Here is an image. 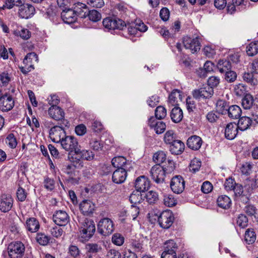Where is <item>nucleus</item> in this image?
Returning <instances> with one entry per match:
<instances>
[{
  "mask_svg": "<svg viewBox=\"0 0 258 258\" xmlns=\"http://www.w3.org/2000/svg\"><path fill=\"white\" fill-rule=\"evenodd\" d=\"M124 241V237L119 233H115L112 235V242L116 245L120 246L122 245Z\"/></svg>",
  "mask_w": 258,
  "mask_h": 258,
  "instance_id": "5fc2aeb1",
  "label": "nucleus"
},
{
  "mask_svg": "<svg viewBox=\"0 0 258 258\" xmlns=\"http://www.w3.org/2000/svg\"><path fill=\"white\" fill-rule=\"evenodd\" d=\"M192 95L197 100L209 99L214 95V89L209 86H204L199 89L193 90Z\"/></svg>",
  "mask_w": 258,
  "mask_h": 258,
  "instance_id": "39448f33",
  "label": "nucleus"
},
{
  "mask_svg": "<svg viewBox=\"0 0 258 258\" xmlns=\"http://www.w3.org/2000/svg\"><path fill=\"white\" fill-rule=\"evenodd\" d=\"M25 250L24 244L20 241L11 242L8 247L9 255L11 258H22Z\"/></svg>",
  "mask_w": 258,
  "mask_h": 258,
  "instance_id": "f03ea898",
  "label": "nucleus"
},
{
  "mask_svg": "<svg viewBox=\"0 0 258 258\" xmlns=\"http://www.w3.org/2000/svg\"><path fill=\"white\" fill-rule=\"evenodd\" d=\"M164 140L166 144L169 145L174 142V141H176L177 140L175 139V136L173 131L170 130L166 132L164 135Z\"/></svg>",
  "mask_w": 258,
  "mask_h": 258,
  "instance_id": "de8ad7c7",
  "label": "nucleus"
},
{
  "mask_svg": "<svg viewBox=\"0 0 258 258\" xmlns=\"http://www.w3.org/2000/svg\"><path fill=\"white\" fill-rule=\"evenodd\" d=\"M184 148V144L179 140L174 141V142L170 145L169 147L170 153L175 155L181 154L183 152Z\"/></svg>",
  "mask_w": 258,
  "mask_h": 258,
  "instance_id": "412c9836",
  "label": "nucleus"
},
{
  "mask_svg": "<svg viewBox=\"0 0 258 258\" xmlns=\"http://www.w3.org/2000/svg\"><path fill=\"white\" fill-rule=\"evenodd\" d=\"M170 187L173 192L175 194L181 193L185 187V181L180 175L173 177L170 182Z\"/></svg>",
  "mask_w": 258,
  "mask_h": 258,
  "instance_id": "9b49d317",
  "label": "nucleus"
},
{
  "mask_svg": "<svg viewBox=\"0 0 258 258\" xmlns=\"http://www.w3.org/2000/svg\"><path fill=\"white\" fill-rule=\"evenodd\" d=\"M14 34L16 36H20L24 40H28L31 37V33L27 29L22 27H18L14 31Z\"/></svg>",
  "mask_w": 258,
  "mask_h": 258,
  "instance_id": "72a5a7b5",
  "label": "nucleus"
},
{
  "mask_svg": "<svg viewBox=\"0 0 258 258\" xmlns=\"http://www.w3.org/2000/svg\"><path fill=\"white\" fill-rule=\"evenodd\" d=\"M234 92L237 96L245 95L246 92V88L243 85L239 84L235 86Z\"/></svg>",
  "mask_w": 258,
  "mask_h": 258,
  "instance_id": "4d7b16f0",
  "label": "nucleus"
},
{
  "mask_svg": "<svg viewBox=\"0 0 258 258\" xmlns=\"http://www.w3.org/2000/svg\"><path fill=\"white\" fill-rule=\"evenodd\" d=\"M167 115L166 108L163 106H158L155 110V118L158 120H161L164 118Z\"/></svg>",
  "mask_w": 258,
  "mask_h": 258,
  "instance_id": "37998d69",
  "label": "nucleus"
},
{
  "mask_svg": "<svg viewBox=\"0 0 258 258\" xmlns=\"http://www.w3.org/2000/svg\"><path fill=\"white\" fill-rule=\"evenodd\" d=\"M207 86L214 88L216 87L220 83V79L219 77L216 76H211L209 78L207 81Z\"/></svg>",
  "mask_w": 258,
  "mask_h": 258,
  "instance_id": "bf43d9fd",
  "label": "nucleus"
},
{
  "mask_svg": "<svg viewBox=\"0 0 258 258\" xmlns=\"http://www.w3.org/2000/svg\"><path fill=\"white\" fill-rule=\"evenodd\" d=\"M66 136V133L64 128L60 126H54L49 131V137L53 142L61 143Z\"/></svg>",
  "mask_w": 258,
  "mask_h": 258,
  "instance_id": "9d476101",
  "label": "nucleus"
},
{
  "mask_svg": "<svg viewBox=\"0 0 258 258\" xmlns=\"http://www.w3.org/2000/svg\"><path fill=\"white\" fill-rule=\"evenodd\" d=\"M174 217L170 210H165L161 212L158 218L160 226L163 229L169 228L173 223Z\"/></svg>",
  "mask_w": 258,
  "mask_h": 258,
  "instance_id": "7ed1b4c3",
  "label": "nucleus"
},
{
  "mask_svg": "<svg viewBox=\"0 0 258 258\" xmlns=\"http://www.w3.org/2000/svg\"><path fill=\"white\" fill-rule=\"evenodd\" d=\"M213 189L212 184L208 181L203 182L201 186V190L205 194H208L212 191Z\"/></svg>",
  "mask_w": 258,
  "mask_h": 258,
  "instance_id": "338daca9",
  "label": "nucleus"
},
{
  "mask_svg": "<svg viewBox=\"0 0 258 258\" xmlns=\"http://www.w3.org/2000/svg\"><path fill=\"white\" fill-rule=\"evenodd\" d=\"M182 101L181 92L177 89L172 91L168 97V103L172 106H178L179 102Z\"/></svg>",
  "mask_w": 258,
  "mask_h": 258,
  "instance_id": "393cba45",
  "label": "nucleus"
},
{
  "mask_svg": "<svg viewBox=\"0 0 258 258\" xmlns=\"http://www.w3.org/2000/svg\"><path fill=\"white\" fill-rule=\"evenodd\" d=\"M36 239L37 242L41 245L45 246L48 244L51 237L43 233H38Z\"/></svg>",
  "mask_w": 258,
  "mask_h": 258,
  "instance_id": "58836bf2",
  "label": "nucleus"
},
{
  "mask_svg": "<svg viewBox=\"0 0 258 258\" xmlns=\"http://www.w3.org/2000/svg\"><path fill=\"white\" fill-rule=\"evenodd\" d=\"M183 43L184 47L189 49L192 53L198 52L201 49V43L198 37L195 38L188 36L184 37L183 39Z\"/></svg>",
  "mask_w": 258,
  "mask_h": 258,
  "instance_id": "1a4fd4ad",
  "label": "nucleus"
},
{
  "mask_svg": "<svg viewBox=\"0 0 258 258\" xmlns=\"http://www.w3.org/2000/svg\"><path fill=\"white\" fill-rule=\"evenodd\" d=\"M243 79L251 85H254L257 82V80L253 78L252 73H245L243 75Z\"/></svg>",
  "mask_w": 258,
  "mask_h": 258,
  "instance_id": "e2e57ef3",
  "label": "nucleus"
},
{
  "mask_svg": "<svg viewBox=\"0 0 258 258\" xmlns=\"http://www.w3.org/2000/svg\"><path fill=\"white\" fill-rule=\"evenodd\" d=\"M61 18L63 21L67 24H72L77 20L76 11L72 9H65L61 13Z\"/></svg>",
  "mask_w": 258,
  "mask_h": 258,
  "instance_id": "a211bd4d",
  "label": "nucleus"
},
{
  "mask_svg": "<svg viewBox=\"0 0 258 258\" xmlns=\"http://www.w3.org/2000/svg\"><path fill=\"white\" fill-rule=\"evenodd\" d=\"M242 111L239 106L233 105L228 108L227 111L228 116L232 119H238L241 115Z\"/></svg>",
  "mask_w": 258,
  "mask_h": 258,
  "instance_id": "c756f323",
  "label": "nucleus"
},
{
  "mask_svg": "<svg viewBox=\"0 0 258 258\" xmlns=\"http://www.w3.org/2000/svg\"><path fill=\"white\" fill-rule=\"evenodd\" d=\"M238 129L236 123L232 122L228 123L225 130V138L230 140L234 139L238 133Z\"/></svg>",
  "mask_w": 258,
  "mask_h": 258,
  "instance_id": "5701e85b",
  "label": "nucleus"
},
{
  "mask_svg": "<svg viewBox=\"0 0 258 258\" xmlns=\"http://www.w3.org/2000/svg\"><path fill=\"white\" fill-rule=\"evenodd\" d=\"M237 78V74L234 71L230 70L225 73V79L229 83L234 82Z\"/></svg>",
  "mask_w": 258,
  "mask_h": 258,
  "instance_id": "680f3d73",
  "label": "nucleus"
},
{
  "mask_svg": "<svg viewBox=\"0 0 258 258\" xmlns=\"http://www.w3.org/2000/svg\"><path fill=\"white\" fill-rule=\"evenodd\" d=\"M244 239L248 244L253 243L256 240V234L253 229H248L245 231Z\"/></svg>",
  "mask_w": 258,
  "mask_h": 258,
  "instance_id": "a19ab883",
  "label": "nucleus"
},
{
  "mask_svg": "<svg viewBox=\"0 0 258 258\" xmlns=\"http://www.w3.org/2000/svg\"><path fill=\"white\" fill-rule=\"evenodd\" d=\"M236 124L239 130L244 131L249 128L252 125V119L247 116L241 117Z\"/></svg>",
  "mask_w": 258,
  "mask_h": 258,
  "instance_id": "cd10ccee",
  "label": "nucleus"
},
{
  "mask_svg": "<svg viewBox=\"0 0 258 258\" xmlns=\"http://www.w3.org/2000/svg\"><path fill=\"white\" fill-rule=\"evenodd\" d=\"M217 203L218 207L224 209H228L231 207V201L227 196L221 195L218 198Z\"/></svg>",
  "mask_w": 258,
  "mask_h": 258,
  "instance_id": "7c9ffc66",
  "label": "nucleus"
},
{
  "mask_svg": "<svg viewBox=\"0 0 258 258\" xmlns=\"http://www.w3.org/2000/svg\"><path fill=\"white\" fill-rule=\"evenodd\" d=\"M105 28L109 30H123L126 27V23L122 20L117 18L108 17L103 19L102 22Z\"/></svg>",
  "mask_w": 258,
  "mask_h": 258,
  "instance_id": "20e7f679",
  "label": "nucleus"
},
{
  "mask_svg": "<svg viewBox=\"0 0 258 258\" xmlns=\"http://www.w3.org/2000/svg\"><path fill=\"white\" fill-rule=\"evenodd\" d=\"M112 166L117 169L121 168L126 170H131L133 168L132 163L127 160L123 156L114 157L111 160Z\"/></svg>",
  "mask_w": 258,
  "mask_h": 258,
  "instance_id": "f8f14e48",
  "label": "nucleus"
},
{
  "mask_svg": "<svg viewBox=\"0 0 258 258\" xmlns=\"http://www.w3.org/2000/svg\"><path fill=\"white\" fill-rule=\"evenodd\" d=\"M253 164L249 162L243 163L240 168L242 174L248 175L250 174L252 170Z\"/></svg>",
  "mask_w": 258,
  "mask_h": 258,
  "instance_id": "864d4df0",
  "label": "nucleus"
},
{
  "mask_svg": "<svg viewBox=\"0 0 258 258\" xmlns=\"http://www.w3.org/2000/svg\"><path fill=\"white\" fill-rule=\"evenodd\" d=\"M48 114L55 120H64V112L60 107L57 106H51L48 109Z\"/></svg>",
  "mask_w": 258,
  "mask_h": 258,
  "instance_id": "aec40b11",
  "label": "nucleus"
},
{
  "mask_svg": "<svg viewBox=\"0 0 258 258\" xmlns=\"http://www.w3.org/2000/svg\"><path fill=\"white\" fill-rule=\"evenodd\" d=\"M203 141L199 136L194 135L188 138L187 140V146L193 150H198L201 147Z\"/></svg>",
  "mask_w": 258,
  "mask_h": 258,
  "instance_id": "b1692460",
  "label": "nucleus"
},
{
  "mask_svg": "<svg viewBox=\"0 0 258 258\" xmlns=\"http://www.w3.org/2000/svg\"><path fill=\"white\" fill-rule=\"evenodd\" d=\"M131 245L134 250L136 252H141L143 251V244L138 240L132 239Z\"/></svg>",
  "mask_w": 258,
  "mask_h": 258,
  "instance_id": "69168bd1",
  "label": "nucleus"
},
{
  "mask_svg": "<svg viewBox=\"0 0 258 258\" xmlns=\"http://www.w3.org/2000/svg\"><path fill=\"white\" fill-rule=\"evenodd\" d=\"M14 106V101L11 95L5 94L0 99V110L3 111L11 110Z\"/></svg>",
  "mask_w": 258,
  "mask_h": 258,
  "instance_id": "2eb2a0df",
  "label": "nucleus"
},
{
  "mask_svg": "<svg viewBox=\"0 0 258 258\" xmlns=\"http://www.w3.org/2000/svg\"><path fill=\"white\" fill-rule=\"evenodd\" d=\"M150 185V181L148 178L144 175H142L136 179L135 187L137 191L143 192L148 189Z\"/></svg>",
  "mask_w": 258,
  "mask_h": 258,
  "instance_id": "f3484780",
  "label": "nucleus"
},
{
  "mask_svg": "<svg viewBox=\"0 0 258 258\" xmlns=\"http://www.w3.org/2000/svg\"><path fill=\"white\" fill-rule=\"evenodd\" d=\"M229 107L228 104L224 100H218L216 104L217 111L221 114H226Z\"/></svg>",
  "mask_w": 258,
  "mask_h": 258,
  "instance_id": "f704fd0d",
  "label": "nucleus"
},
{
  "mask_svg": "<svg viewBox=\"0 0 258 258\" xmlns=\"http://www.w3.org/2000/svg\"><path fill=\"white\" fill-rule=\"evenodd\" d=\"M87 253H96L101 249V247L96 243H89L87 245Z\"/></svg>",
  "mask_w": 258,
  "mask_h": 258,
  "instance_id": "052dcab7",
  "label": "nucleus"
},
{
  "mask_svg": "<svg viewBox=\"0 0 258 258\" xmlns=\"http://www.w3.org/2000/svg\"><path fill=\"white\" fill-rule=\"evenodd\" d=\"M6 143L11 148H15L17 145V141L13 134H10L6 138Z\"/></svg>",
  "mask_w": 258,
  "mask_h": 258,
  "instance_id": "13d9d810",
  "label": "nucleus"
},
{
  "mask_svg": "<svg viewBox=\"0 0 258 258\" xmlns=\"http://www.w3.org/2000/svg\"><path fill=\"white\" fill-rule=\"evenodd\" d=\"M144 197L146 198L147 201L150 204H155L159 199L158 193L153 190L149 191Z\"/></svg>",
  "mask_w": 258,
  "mask_h": 258,
  "instance_id": "ea45409f",
  "label": "nucleus"
},
{
  "mask_svg": "<svg viewBox=\"0 0 258 258\" xmlns=\"http://www.w3.org/2000/svg\"><path fill=\"white\" fill-rule=\"evenodd\" d=\"M61 146L63 149L67 151L76 153L79 151L78 148V142L76 138L72 136H67L61 141Z\"/></svg>",
  "mask_w": 258,
  "mask_h": 258,
  "instance_id": "0eeeda50",
  "label": "nucleus"
},
{
  "mask_svg": "<svg viewBox=\"0 0 258 258\" xmlns=\"http://www.w3.org/2000/svg\"><path fill=\"white\" fill-rule=\"evenodd\" d=\"M80 209L84 215H90L94 211L95 205L89 200H84L80 204Z\"/></svg>",
  "mask_w": 258,
  "mask_h": 258,
  "instance_id": "4be33fe9",
  "label": "nucleus"
},
{
  "mask_svg": "<svg viewBox=\"0 0 258 258\" xmlns=\"http://www.w3.org/2000/svg\"><path fill=\"white\" fill-rule=\"evenodd\" d=\"M76 154L80 155L82 159L88 161L92 160L94 158V154L89 150H81L79 149V151Z\"/></svg>",
  "mask_w": 258,
  "mask_h": 258,
  "instance_id": "79ce46f5",
  "label": "nucleus"
},
{
  "mask_svg": "<svg viewBox=\"0 0 258 258\" xmlns=\"http://www.w3.org/2000/svg\"><path fill=\"white\" fill-rule=\"evenodd\" d=\"M43 183L44 187L48 190L51 191L55 187V181L53 178L45 177Z\"/></svg>",
  "mask_w": 258,
  "mask_h": 258,
  "instance_id": "603ef678",
  "label": "nucleus"
},
{
  "mask_svg": "<svg viewBox=\"0 0 258 258\" xmlns=\"http://www.w3.org/2000/svg\"><path fill=\"white\" fill-rule=\"evenodd\" d=\"M164 203L168 207H172L176 205V200L174 196L171 195H165L164 196Z\"/></svg>",
  "mask_w": 258,
  "mask_h": 258,
  "instance_id": "09e8293b",
  "label": "nucleus"
},
{
  "mask_svg": "<svg viewBox=\"0 0 258 258\" xmlns=\"http://www.w3.org/2000/svg\"><path fill=\"white\" fill-rule=\"evenodd\" d=\"M113 229V222L109 218H103L98 224V231L99 233L104 236L112 233Z\"/></svg>",
  "mask_w": 258,
  "mask_h": 258,
  "instance_id": "6e6552de",
  "label": "nucleus"
},
{
  "mask_svg": "<svg viewBox=\"0 0 258 258\" xmlns=\"http://www.w3.org/2000/svg\"><path fill=\"white\" fill-rule=\"evenodd\" d=\"M253 98L249 94H246L242 99V105L245 109H250L253 103Z\"/></svg>",
  "mask_w": 258,
  "mask_h": 258,
  "instance_id": "4c0bfd02",
  "label": "nucleus"
},
{
  "mask_svg": "<svg viewBox=\"0 0 258 258\" xmlns=\"http://www.w3.org/2000/svg\"><path fill=\"white\" fill-rule=\"evenodd\" d=\"M26 228L29 231L36 232L40 228L39 221L35 218H29L26 221Z\"/></svg>",
  "mask_w": 258,
  "mask_h": 258,
  "instance_id": "bb28decb",
  "label": "nucleus"
},
{
  "mask_svg": "<svg viewBox=\"0 0 258 258\" xmlns=\"http://www.w3.org/2000/svg\"><path fill=\"white\" fill-rule=\"evenodd\" d=\"M91 148L95 151H100L102 150L103 147V144L97 140H92L90 143Z\"/></svg>",
  "mask_w": 258,
  "mask_h": 258,
  "instance_id": "0e129e2a",
  "label": "nucleus"
},
{
  "mask_svg": "<svg viewBox=\"0 0 258 258\" xmlns=\"http://www.w3.org/2000/svg\"><path fill=\"white\" fill-rule=\"evenodd\" d=\"M63 232V231L62 228L57 226L53 227L50 230L51 235L57 238L60 237L62 235Z\"/></svg>",
  "mask_w": 258,
  "mask_h": 258,
  "instance_id": "774afa93",
  "label": "nucleus"
},
{
  "mask_svg": "<svg viewBox=\"0 0 258 258\" xmlns=\"http://www.w3.org/2000/svg\"><path fill=\"white\" fill-rule=\"evenodd\" d=\"M170 117L172 121L175 123H178L183 118V112L178 106L174 107L171 111Z\"/></svg>",
  "mask_w": 258,
  "mask_h": 258,
  "instance_id": "c85d7f7f",
  "label": "nucleus"
},
{
  "mask_svg": "<svg viewBox=\"0 0 258 258\" xmlns=\"http://www.w3.org/2000/svg\"><path fill=\"white\" fill-rule=\"evenodd\" d=\"M38 61V57L36 53L33 52H30L25 56L23 60V64L29 66V68L34 69V62H37Z\"/></svg>",
  "mask_w": 258,
  "mask_h": 258,
  "instance_id": "2f4dec72",
  "label": "nucleus"
},
{
  "mask_svg": "<svg viewBox=\"0 0 258 258\" xmlns=\"http://www.w3.org/2000/svg\"><path fill=\"white\" fill-rule=\"evenodd\" d=\"M166 159V155L164 151H159L155 153L153 156V161L160 165V163L164 162Z\"/></svg>",
  "mask_w": 258,
  "mask_h": 258,
  "instance_id": "c03bdc74",
  "label": "nucleus"
},
{
  "mask_svg": "<svg viewBox=\"0 0 258 258\" xmlns=\"http://www.w3.org/2000/svg\"><path fill=\"white\" fill-rule=\"evenodd\" d=\"M80 224L79 227V239L83 242L88 240L94 235L96 228L93 220L87 218L79 220Z\"/></svg>",
  "mask_w": 258,
  "mask_h": 258,
  "instance_id": "f257e3e1",
  "label": "nucleus"
},
{
  "mask_svg": "<svg viewBox=\"0 0 258 258\" xmlns=\"http://www.w3.org/2000/svg\"><path fill=\"white\" fill-rule=\"evenodd\" d=\"M148 125L153 129L157 134L163 133L166 129V124L164 122L158 120L154 117L151 116L148 120Z\"/></svg>",
  "mask_w": 258,
  "mask_h": 258,
  "instance_id": "4468645a",
  "label": "nucleus"
},
{
  "mask_svg": "<svg viewBox=\"0 0 258 258\" xmlns=\"http://www.w3.org/2000/svg\"><path fill=\"white\" fill-rule=\"evenodd\" d=\"M257 209L256 207L251 204H248L243 208L244 213L249 217L254 216L256 214Z\"/></svg>",
  "mask_w": 258,
  "mask_h": 258,
  "instance_id": "49530a36",
  "label": "nucleus"
},
{
  "mask_svg": "<svg viewBox=\"0 0 258 258\" xmlns=\"http://www.w3.org/2000/svg\"><path fill=\"white\" fill-rule=\"evenodd\" d=\"M143 195L141 192L136 191L133 192L130 196L129 200L133 205H136L137 204L141 203L142 200Z\"/></svg>",
  "mask_w": 258,
  "mask_h": 258,
  "instance_id": "a18cd8bd",
  "label": "nucleus"
},
{
  "mask_svg": "<svg viewBox=\"0 0 258 258\" xmlns=\"http://www.w3.org/2000/svg\"><path fill=\"white\" fill-rule=\"evenodd\" d=\"M34 7L28 4H23L19 7L18 14L20 17L23 19H28L35 13Z\"/></svg>",
  "mask_w": 258,
  "mask_h": 258,
  "instance_id": "dca6fc26",
  "label": "nucleus"
},
{
  "mask_svg": "<svg viewBox=\"0 0 258 258\" xmlns=\"http://www.w3.org/2000/svg\"><path fill=\"white\" fill-rule=\"evenodd\" d=\"M131 170H126L121 168L116 169L112 174V179L113 182L120 184L124 182L127 177V172Z\"/></svg>",
  "mask_w": 258,
  "mask_h": 258,
  "instance_id": "6ab92c4d",
  "label": "nucleus"
},
{
  "mask_svg": "<svg viewBox=\"0 0 258 258\" xmlns=\"http://www.w3.org/2000/svg\"><path fill=\"white\" fill-rule=\"evenodd\" d=\"M167 170V169H165V168L159 164H156L152 167L150 173L153 180L159 184L164 181Z\"/></svg>",
  "mask_w": 258,
  "mask_h": 258,
  "instance_id": "423d86ee",
  "label": "nucleus"
},
{
  "mask_svg": "<svg viewBox=\"0 0 258 258\" xmlns=\"http://www.w3.org/2000/svg\"><path fill=\"white\" fill-rule=\"evenodd\" d=\"M53 221L58 226H65L70 222V217L64 211L59 210L53 215Z\"/></svg>",
  "mask_w": 258,
  "mask_h": 258,
  "instance_id": "ddd939ff",
  "label": "nucleus"
},
{
  "mask_svg": "<svg viewBox=\"0 0 258 258\" xmlns=\"http://www.w3.org/2000/svg\"><path fill=\"white\" fill-rule=\"evenodd\" d=\"M164 246L167 248H168L170 252H176L178 246L176 243L173 240H167L164 243Z\"/></svg>",
  "mask_w": 258,
  "mask_h": 258,
  "instance_id": "3c124183",
  "label": "nucleus"
},
{
  "mask_svg": "<svg viewBox=\"0 0 258 258\" xmlns=\"http://www.w3.org/2000/svg\"><path fill=\"white\" fill-rule=\"evenodd\" d=\"M217 67L220 73H225L231 70V62L228 60L221 59L218 61Z\"/></svg>",
  "mask_w": 258,
  "mask_h": 258,
  "instance_id": "473e14b6",
  "label": "nucleus"
},
{
  "mask_svg": "<svg viewBox=\"0 0 258 258\" xmlns=\"http://www.w3.org/2000/svg\"><path fill=\"white\" fill-rule=\"evenodd\" d=\"M84 17H88L89 19L93 22H98L101 19V14L95 10L88 11L87 13L85 12Z\"/></svg>",
  "mask_w": 258,
  "mask_h": 258,
  "instance_id": "c9c22d12",
  "label": "nucleus"
},
{
  "mask_svg": "<svg viewBox=\"0 0 258 258\" xmlns=\"http://www.w3.org/2000/svg\"><path fill=\"white\" fill-rule=\"evenodd\" d=\"M201 166V162L197 158L192 159L190 163L189 169L193 173L199 171Z\"/></svg>",
  "mask_w": 258,
  "mask_h": 258,
  "instance_id": "8fccbe9b",
  "label": "nucleus"
},
{
  "mask_svg": "<svg viewBox=\"0 0 258 258\" xmlns=\"http://www.w3.org/2000/svg\"><path fill=\"white\" fill-rule=\"evenodd\" d=\"M246 53L248 56H253L258 53V41H254L250 42L246 46Z\"/></svg>",
  "mask_w": 258,
  "mask_h": 258,
  "instance_id": "e433bc0d",
  "label": "nucleus"
},
{
  "mask_svg": "<svg viewBox=\"0 0 258 258\" xmlns=\"http://www.w3.org/2000/svg\"><path fill=\"white\" fill-rule=\"evenodd\" d=\"M248 219L244 214H240L237 219V224L241 228H244L247 226Z\"/></svg>",
  "mask_w": 258,
  "mask_h": 258,
  "instance_id": "6e6d98bb",
  "label": "nucleus"
},
{
  "mask_svg": "<svg viewBox=\"0 0 258 258\" xmlns=\"http://www.w3.org/2000/svg\"><path fill=\"white\" fill-rule=\"evenodd\" d=\"M13 204V199L11 196H5L0 200V210L3 212H8L12 208Z\"/></svg>",
  "mask_w": 258,
  "mask_h": 258,
  "instance_id": "a878e982",
  "label": "nucleus"
}]
</instances>
